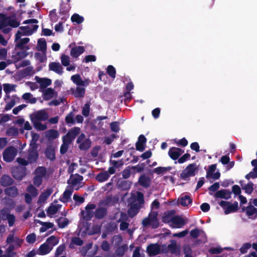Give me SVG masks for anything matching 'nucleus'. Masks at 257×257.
<instances>
[{"label": "nucleus", "mask_w": 257, "mask_h": 257, "mask_svg": "<svg viewBox=\"0 0 257 257\" xmlns=\"http://www.w3.org/2000/svg\"><path fill=\"white\" fill-rule=\"evenodd\" d=\"M38 21L35 19H30L26 21L24 23L28 25L24 27H21L17 33V39L20 37V34L25 36H30L36 31L38 26L36 25Z\"/></svg>", "instance_id": "f257e3e1"}, {"label": "nucleus", "mask_w": 257, "mask_h": 257, "mask_svg": "<svg viewBox=\"0 0 257 257\" xmlns=\"http://www.w3.org/2000/svg\"><path fill=\"white\" fill-rule=\"evenodd\" d=\"M48 176L45 167H38L35 171V176L33 179L34 184L37 187L40 186L44 180L48 179Z\"/></svg>", "instance_id": "f03ea898"}, {"label": "nucleus", "mask_w": 257, "mask_h": 257, "mask_svg": "<svg viewBox=\"0 0 257 257\" xmlns=\"http://www.w3.org/2000/svg\"><path fill=\"white\" fill-rule=\"evenodd\" d=\"M38 158V154L36 150V148H31L29 150V155L28 157V161H26L23 158H18L17 161L18 163L22 165L26 166L29 163H33L37 160Z\"/></svg>", "instance_id": "7ed1b4c3"}, {"label": "nucleus", "mask_w": 257, "mask_h": 257, "mask_svg": "<svg viewBox=\"0 0 257 257\" xmlns=\"http://www.w3.org/2000/svg\"><path fill=\"white\" fill-rule=\"evenodd\" d=\"M219 205L224 210L225 214L235 212L238 209V203L236 202L231 203L225 201H221L219 202Z\"/></svg>", "instance_id": "20e7f679"}, {"label": "nucleus", "mask_w": 257, "mask_h": 257, "mask_svg": "<svg viewBox=\"0 0 257 257\" xmlns=\"http://www.w3.org/2000/svg\"><path fill=\"white\" fill-rule=\"evenodd\" d=\"M157 213L153 211L150 215L148 218L144 219L143 224L144 226L150 225L153 228H157L159 226V222L157 219Z\"/></svg>", "instance_id": "39448f33"}, {"label": "nucleus", "mask_w": 257, "mask_h": 257, "mask_svg": "<svg viewBox=\"0 0 257 257\" xmlns=\"http://www.w3.org/2000/svg\"><path fill=\"white\" fill-rule=\"evenodd\" d=\"M17 154V149L13 147L7 148L3 152V159L5 161L10 162L12 161Z\"/></svg>", "instance_id": "423d86ee"}, {"label": "nucleus", "mask_w": 257, "mask_h": 257, "mask_svg": "<svg viewBox=\"0 0 257 257\" xmlns=\"http://www.w3.org/2000/svg\"><path fill=\"white\" fill-rule=\"evenodd\" d=\"M31 121H44L47 120L49 115L45 110H40L36 111L30 116Z\"/></svg>", "instance_id": "0eeeda50"}, {"label": "nucleus", "mask_w": 257, "mask_h": 257, "mask_svg": "<svg viewBox=\"0 0 257 257\" xmlns=\"http://www.w3.org/2000/svg\"><path fill=\"white\" fill-rule=\"evenodd\" d=\"M82 177L78 174L72 175L68 180V183L72 185L73 187L76 190H78L82 186Z\"/></svg>", "instance_id": "6e6552de"}, {"label": "nucleus", "mask_w": 257, "mask_h": 257, "mask_svg": "<svg viewBox=\"0 0 257 257\" xmlns=\"http://www.w3.org/2000/svg\"><path fill=\"white\" fill-rule=\"evenodd\" d=\"M9 210L7 208H4L1 211L2 219L3 220H8L10 226H12L15 221V217L9 212Z\"/></svg>", "instance_id": "1a4fd4ad"}, {"label": "nucleus", "mask_w": 257, "mask_h": 257, "mask_svg": "<svg viewBox=\"0 0 257 257\" xmlns=\"http://www.w3.org/2000/svg\"><path fill=\"white\" fill-rule=\"evenodd\" d=\"M187 222V219L180 216H174L170 222V226L172 228H179L184 226Z\"/></svg>", "instance_id": "9d476101"}, {"label": "nucleus", "mask_w": 257, "mask_h": 257, "mask_svg": "<svg viewBox=\"0 0 257 257\" xmlns=\"http://www.w3.org/2000/svg\"><path fill=\"white\" fill-rule=\"evenodd\" d=\"M95 205L90 204L86 206L85 209L82 211L81 213L83 218L85 220H90L93 216V210L95 209Z\"/></svg>", "instance_id": "9b49d317"}, {"label": "nucleus", "mask_w": 257, "mask_h": 257, "mask_svg": "<svg viewBox=\"0 0 257 257\" xmlns=\"http://www.w3.org/2000/svg\"><path fill=\"white\" fill-rule=\"evenodd\" d=\"M197 167L196 164H192L189 165L181 173V177L186 178L195 175Z\"/></svg>", "instance_id": "f8f14e48"}, {"label": "nucleus", "mask_w": 257, "mask_h": 257, "mask_svg": "<svg viewBox=\"0 0 257 257\" xmlns=\"http://www.w3.org/2000/svg\"><path fill=\"white\" fill-rule=\"evenodd\" d=\"M77 142L79 144V148L81 150H87L90 147V141L88 139H86L84 134L79 136Z\"/></svg>", "instance_id": "ddd939ff"}, {"label": "nucleus", "mask_w": 257, "mask_h": 257, "mask_svg": "<svg viewBox=\"0 0 257 257\" xmlns=\"http://www.w3.org/2000/svg\"><path fill=\"white\" fill-rule=\"evenodd\" d=\"M62 205L58 203V201H54L47 209L48 216L52 217L61 209Z\"/></svg>", "instance_id": "4468645a"}, {"label": "nucleus", "mask_w": 257, "mask_h": 257, "mask_svg": "<svg viewBox=\"0 0 257 257\" xmlns=\"http://www.w3.org/2000/svg\"><path fill=\"white\" fill-rule=\"evenodd\" d=\"M25 36V35L20 34V37L17 39V34H16L15 41L16 42V46L20 48H24L28 50L29 49V47L28 46L25 47L24 45L29 42L30 39L28 38H23L22 37Z\"/></svg>", "instance_id": "2eb2a0df"}, {"label": "nucleus", "mask_w": 257, "mask_h": 257, "mask_svg": "<svg viewBox=\"0 0 257 257\" xmlns=\"http://www.w3.org/2000/svg\"><path fill=\"white\" fill-rule=\"evenodd\" d=\"M7 243L13 244L14 246L18 248L21 246L23 242V240L18 237L15 236L14 234H9L7 239Z\"/></svg>", "instance_id": "dca6fc26"}, {"label": "nucleus", "mask_w": 257, "mask_h": 257, "mask_svg": "<svg viewBox=\"0 0 257 257\" xmlns=\"http://www.w3.org/2000/svg\"><path fill=\"white\" fill-rule=\"evenodd\" d=\"M19 98L15 95L9 96L7 95L5 98L6 105L5 109L8 110L11 109L15 104L18 101Z\"/></svg>", "instance_id": "f3484780"}, {"label": "nucleus", "mask_w": 257, "mask_h": 257, "mask_svg": "<svg viewBox=\"0 0 257 257\" xmlns=\"http://www.w3.org/2000/svg\"><path fill=\"white\" fill-rule=\"evenodd\" d=\"M71 80L78 86H86L89 85L90 80L89 79H81L80 75H74L71 76Z\"/></svg>", "instance_id": "a211bd4d"}, {"label": "nucleus", "mask_w": 257, "mask_h": 257, "mask_svg": "<svg viewBox=\"0 0 257 257\" xmlns=\"http://www.w3.org/2000/svg\"><path fill=\"white\" fill-rule=\"evenodd\" d=\"M183 153L184 151L181 149L172 147L169 150L168 155L172 159L175 160H177Z\"/></svg>", "instance_id": "6ab92c4d"}, {"label": "nucleus", "mask_w": 257, "mask_h": 257, "mask_svg": "<svg viewBox=\"0 0 257 257\" xmlns=\"http://www.w3.org/2000/svg\"><path fill=\"white\" fill-rule=\"evenodd\" d=\"M80 128L79 127H74L69 131L67 135L63 137L66 141H68L70 143L74 140L76 136L80 133Z\"/></svg>", "instance_id": "aec40b11"}, {"label": "nucleus", "mask_w": 257, "mask_h": 257, "mask_svg": "<svg viewBox=\"0 0 257 257\" xmlns=\"http://www.w3.org/2000/svg\"><path fill=\"white\" fill-rule=\"evenodd\" d=\"M216 169V165L213 164L209 166V169L207 172V178H211L214 179H217L220 177V173L219 172H215Z\"/></svg>", "instance_id": "412c9836"}, {"label": "nucleus", "mask_w": 257, "mask_h": 257, "mask_svg": "<svg viewBox=\"0 0 257 257\" xmlns=\"http://www.w3.org/2000/svg\"><path fill=\"white\" fill-rule=\"evenodd\" d=\"M57 95V92L54 89L50 88H47L43 91V98L47 100L56 97Z\"/></svg>", "instance_id": "4be33fe9"}, {"label": "nucleus", "mask_w": 257, "mask_h": 257, "mask_svg": "<svg viewBox=\"0 0 257 257\" xmlns=\"http://www.w3.org/2000/svg\"><path fill=\"white\" fill-rule=\"evenodd\" d=\"M72 192L73 189L72 187L70 186L67 187L63 193L62 197L60 198V200L64 203L68 202L71 199Z\"/></svg>", "instance_id": "5701e85b"}, {"label": "nucleus", "mask_w": 257, "mask_h": 257, "mask_svg": "<svg viewBox=\"0 0 257 257\" xmlns=\"http://www.w3.org/2000/svg\"><path fill=\"white\" fill-rule=\"evenodd\" d=\"M52 249L46 242L40 245L39 249L37 250V253L40 255H45L49 253Z\"/></svg>", "instance_id": "b1692460"}, {"label": "nucleus", "mask_w": 257, "mask_h": 257, "mask_svg": "<svg viewBox=\"0 0 257 257\" xmlns=\"http://www.w3.org/2000/svg\"><path fill=\"white\" fill-rule=\"evenodd\" d=\"M160 251V247L157 244H152L147 247V252L150 255H155Z\"/></svg>", "instance_id": "393cba45"}, {"label": "nucleus", "mask_w": 257, "mask_h": 257, "mask_svg": "<svg viewBox=\"0 0 257 257\" xmlns=\"http://www.w3.org/2000/svg\"><path fill=\"white\" fill-rule=\"evenodd\" d=\"M49 69L55 73L61 74L63 72V68L59 63L52 62L49 65Z\"/></svg>", "instance_id": "a878e982"}, {"label": "nucleus", "mask_w": 257, "mask_h": 257, "mask_svg": "<svg viewBox=\"0 0 257 257\" xmlns=\"http://www.w3.org/2000/svg\"><path fill=\"white\" fill-rule=\"evenodd\" d=\"M52 189L50 188L47 189L46 190H45L40 195L38 200V203L39 204L44 203L52 194Z\"/></svg>", "instance_id": "bb28decb"}, {"label": "nucleus", "mask_w": 257, "mask_h": 257, "mask_svg": "<svg viewBox=\"0 0 257 257\" xmlns=\"http://www.w3.org/2000/svg\"><path fill=\"white\" fill-rule=\"evenodd\" d=\"M146 143V139L143 135L140 136L138 141L136 143V149L141 152L145 150Z\"/></svg>", "instance_id": "cd10ccee"}, {"label": "nucleus", "mask_w": 257, "mask_h": 257, "mask_svg": "<svg viewBox=\"0 0 257 257\" xmlns=\"http://www.w3.org/2000/svg\"><path fill=\"white\" fill-rule=\"evenodd\" d=\"M84 52V48L82 46L73 47L70 51V55L73 58H77Z\"/></svg>", "instance_id": "c85d7f7f"}, {"label": "nucleus", "mask_w": 257, "mask_h": 257, "mask_svg": "<svg viewBox=\"0 0 257 257\" xmlns=\"http://www.w3.org/2000/svg\"><path fill=\"white\" fill-rule=\"evenodd\" d=\"M151 178L145 175H141L138 181L139 184L144 187H148L151 184Z\"/></svg>", "instance_id": "c756f323"}, {"label": "nucleus", "mask_w": 257, "mask_h": 257, "mask_svg": "<svg viewBox=\"0 0 257 257\" xmlns=\"http://www.w3.org/2000/svg\"><path fill=\"white\" fill-rule=\"evenodd\" d=\"M192 201L190 196L188 195H182L178 199L179 203L184 206L190 205Z\"/></svg>", "instance_id": "7c9ffc66"}, {"label": "nucleus", "mask_w": 257, "mask_h": 257, "mask_svg": "<svg viewBox=\"0 0 257 257\" xmlns=\"http://www.w3.org/2000/svg\"><path fill=\"white\" fill-rule=\"evenodd\" d=\"M79 227L80 228V230L81 232L85 233H88V234H94L96 233L97 232H99L100 230V227L99 225H97L94 226L93 227V230L92 231H89L87 230V225L85 226L83 225V226L81 227L80 225L79 226Z\"/></svg>", "instance_id": "2f4dec72"}, {"label": "nucleus", "mask_w": 257, "mask_h": 257, "mask_svg": "<svg viewBox=\"0 0 257 257\" xmlns=\"http://www.w3.org/2000/svg\"><path fill=\"white\" fill-rule=\"evenodd\" d=\"M251 165L254 167V168L252 171L246 175L245 178L247 179L257 177V160H252L251 161Z\"/></svg>", "instance_id": "473e14b6"}, {"label": "nucleus", "mask_w": 257, "mask_h": 257, "mask_svg": "<svg viewBox=\"0 0 257 257\" xmlns=\"http://www.w3.org/2000/svg\"><path fill=\"white\" fill-rule=\"evenodd\" d=\"M117 215L120 216V218L119 219V221L121 222L120 225V228L121 230H124L127 228L128 224L124 222V221L126 219L127 216L126 215L122 212H120L117 214Z\"/></svg>", "instance_id": "72a5a7b5"}, {"label": "nucleus", "mask_w": 257, "mask_h": 257, "mask_svg": "<svg viewBox=\"0 0 257 257\" xmlns=\"http://www.w3.org/2000/svg\"><path fill=\"white\" fill-rule=\"evenodd\" d=\"M35 80L40 84L42 87H46L47 86H49L52 83V81L50 79L39 78L38 76L35 77Z\"/></svg>", "instance_id": "f704fd0d"}, {"label": "nucleus", "mask_w": 257, "mask_h": 257, "mask_svg": "<svg viewBox=\"0 0 257 257\" xmlns=\"http://www.w3.org/2000/svg\"><path fill=\"white\" fill-rule=\"evenodd\" d=\"M245 212L247 215L251 218H254L257 216V209L251 205L246 208Z\"/></svg>", "instance_id": "c9c22d12"}, {"label": "nucleus", "mask_w": 257, "mask_h": 257, "mask_svg": "<svg viewBox=\"0 0 257 257\" xmlns=\"http://www.w3.org/2000/svg\"><path fill=\"white\" fill-rule=\"evenodd\" d=\"M215 196L216 198H220L227 199L230 197V194L229 192L227 190H221L217 191L215 193Z\"/></svg>", "instance_id": "e433bc0d"}, {"label": "nucleus", "mask_w": 257, "mask_h": 257, "mask_svg": "<svg viewBox=\"0 0 257 257\" xmlns=\"http://www.w3.org/2000/svg\"><path fill=\"white\" fill-rule=\"evenodd\" d=\"M59 242L58 238L55 236H51L48 238L46 241V243L53 249V247L57 245Z\"/></svg>", "instance_id": "4c0bfd02"}, {"label": "nucleus", "mask_w": 257, "mask_h": 257, "mask_svg": "<svg viewBox=\"0 0 257 257\" xmlns=\"http://www.w3.org/2000/svg\"><path fill=\"white\" fill-rule=\"evenodd\" d=\"M72 93L76 97H83L85 94V89L84 88L77 87L76 89H72Z\"/></svg>", "instance_id": "58836bf2"}, {"label": "nucleus", "mask_w": 257, "mask_h": 257, "mask_svg": "<svg viewBox=\"0 0 257 257\" xmlns=\"http://www.w3.org/2000/svg\"><path fill=\"white\" fill-rule=\"evenodd\" d=\"M190 234L191 236L193 238H197L199 236L205 237V234L204 231L197 228L191 230Z\"/></svg>", "instance_id": "ea45409f"}, {"label": "nucleus", "mask_w": 257, "mask_h": 257, "mask_svg": "<svg viewBox=\"0 0 257 257\" xmlns=\"http://www.w3.org/2000/svg\"><path fill=\"white\" fill-rule=\"evenodd\" d=\"M174 216L172 212L165 213L162 217V221L165 223H168L170 224V222L172 221Z\"/></svg>", "instance_id": "a19ab883"}, {"label": "nucleus", "mask_w": 257, "mask_h": 257, "mask_svg": "<svg viewBox=\"0 0 257 257\" xmlns=\"http://www.w3.org/2000/svg\"><path fill=\"white\" fill-rule=\"evenodd\" d=\"M109 177V175L107 171L101 172L99 173L96 177L97 181L100 182H103L108 179Z\"/></svg>", "instance_id": "79ce46f5"}, {"label": "nucleus", "mask_w": 257, "mask_h": 257, "mask_svg": "<svg viewBox=\"0 0 257 257\" xmlns=\"http://www.w3.org/2000/svg\"><path fill=\"white\" fill-rule=\"evenodd\" d=\"M13 183L12 179L7 175L3 176L1 179V183L3 186H7L11 185Z\"/></svg>", "instance_id": "37998d69"}, {"label": "nucleus", "mask_w": 257, "mask_h": 257, "mask_svg": "<svg viewBox=\"0 0 257 257\" xmlns=\"http://www.w3.org/2000/svg\"><path fill=\"white\" fill-rule=\"evenodd\" d=\"M22 98L28 102L31 103H35L37 101V99L33 97V95L30 93H25L23 96Z\"/></svg>", "instance_id": "c03bdc74"}, {"label": "nucleus", "mask_w": 257, "mask_h": 257, "mask_svg": "<svg viewBox=\"0 0 257 257\" xmlns=\"http://www.w3.org/2000/svg\"><path fill=\"white\" fill-rule=\"evenodd\" d=\"M71 20L73 23L79 24L83 22L84 18L77 14H74L71 16Z\"/></svg>", "instance_id": "a18cd8bd"}, {"label": "nucleus", "mask_w": 257, "mask_h": 257, "mask_svg": "<svg viewBox=\"0 0 257 257\" xmlns=\"http://www.w3.org/2000/svg\"><path fill=\"white\" fill-rule=\"evenodd\" d=\"M36 129L39 131H44L47 128V125L40 121H32Z\"/></svg>", "instance_id": "49530a36"}, {"label": "nucleus", "mask_w": 257, "mask_h": 257, "mask_svg": "<svg viewBox=\"0 0 257 257\" xmlns=\"http://www.w3.org/2000/svg\"><path fill=\"white\" fill-rule=\"evenodd\" d=\"M59 136L58 132L56 130H50L46 132V136L49 139H54Z\"/></svg>", "instance_id": "de8ad7c7"}, {"label": "nucleus", "mask_w": 257, "mask_h": 257, "mask_svg": "<svg viewBox=\"0 0 257 257\" xmlns=\"http://www.w3.org/2000/svg\"><path fill=\"white\" fill-rule=\"evenodd\" d=\"M5 193L6 194L12 197H15L18 194L17 189L14 187L7 188L5 190Z\"/></svg>", "instance_id": "09e8293b"}, {"label": "nucleus", "mask_w": 257, "mask_h": 257, "mask_svg": "<svg viewBox=\"0 0 257 257\" xmlns=\"http://www.w3.org/2000/svg\"><path fill=\"white\" fill-rule=\"evenodd\" d=\"M38 50L42 52H45L46 50V42L45 39H40L38 41Z\"/></svg>", "instance_id": "8fccbe9b"}, {"label": "nucleus", "mask_w": 257, "mask_h": 257, "mask_svg": "<svg viewBox=\"0 0 257 257\" xmlns=\"http://www.w3.org/2000/svg\"><path fill=\"white\" fill-rule=\"evenodd\" d=\"M31 134L32 136V141L30 144L31 148H36V143L38 140L39 136L38 134L33 132H31Z\"/></svg>", "instance_id": "3c124183"}, {"label": "nucleus", "mask_w": 257, "mask_h": 257, "mask_svg": "<svg viewBox=\"0 0 257 257\" xmlns=\"http://www.w3.org/2000/svg\"><path fill=\"white\" fill-rule=\"evenodd\" d=\"M4 90L5 92L8 95V93L15 90V85L11 84H3Z\"/></svg>", "instance_id": "603ef678"}, {"label": "nucleus", "mask_w": 257, "mask_h": 257, "mask_svg": "<svg viewBox=\"0 0 257 257\" xmlns=\"http://www.w3.org/2000/svg\"><path fill=\"white\" fill-rule=\"evenodd\" d=\"M45 154L47 158L49 159L53 160L55 159V151L54 148H47L46 150Z\"/></svg>", "instance_id": "864d4df0"}, {"label": "nucleus", "mask_w": 257, "mask_h": 257, "mask_svg": "<svg viewBox=\"0 0 257 257\" xmlns=\"http://www.w3.org/2000/svg\"><path fill=\"white\" fill-rule=\"evenodd\" d=\"M20 23L15 19L10 17L7 18V26H10L12 27L16 28L19 26Z\"/></svg>", "instance_id": "5fc2aeb1"}, {"label": "nucleus", "mask_w": 257, "mask_h": 257, "mask_svg": "<svg viewBox=\"0 0 257 257\" xmlns=\"http://www.w3.org/2000/svg\"><path fill=\"white\" fill-rule=\"evenodd\" d=\"M12 173L14 177L19 180L22 179V178L25 176V172L24 171L19 172L18 169H17L16 170H14L12 171Z\"/></svg>", "instance_id": "6e6d98bb"}, {"label": "nucleus", "mask_w": 257, "mask_h": 257, "mask_svg": "<svg viewBox=\"0 0 257 257\" xmlns=\"http://www.w3.org/2000/svg\"><path fill=\"white\" fill-rule=\"evenodd\" d=\"M139 209V207H138L136 205H133L131 206V207H130L128 211V215L131 217L135 216L138 213Z\"/></svg>", "instance_id": "4d7b16f0"}, {"label": "nucleus", "mask_w": 257, "mask_h": 257, "mask_svg": "<svg viewBox=\"0 0 257 257\" xmlns=\"http://www.w3.org/2000/svg\"><path fill=\"white\" fill-rule=\"evenodd\" d=\"M35 57L36 60L40 62H43L46 59L45 52H42L41 53H36L35 55Z\"/></svg>", "instance_id": "13d9d810"}, {"label": "nucleus", "mask_w": 257, "mask_h": 257, "mask_svg": "<svg viewBox=\"0 0 257 257\" xmlns=\"http://www.w3.org/2000/svg\"><path fill=\"white\" fill-rule=\"evenodd\" d=\"M69 223L68 219L61 217L58 219V224L60 227L64 228Z\"/></svg>", "instance_id": "bf43d9fd"}, {"label": "nucleus", "mask_w": 257, "mask_h": 257, "mask_svg": "<svg viewBox=\"0 0 257 257\" xmlns=\"http://www.w3.org/2000/svg\"><path fill=\"white\" fill-rule=\"evenodd\" d=\"M7 18L3 14H0V29L7 27Z\"/></svg>", "instance_id": "052dcab7"}, {"label": "nucleus", "mask_w": 257, "mask_h": 257, "mask_svg": "<svg viewBox=\"0 0 257 257\" xmlns=\"http://www.w3.org/2000/svg\"><path fill=\"white\" fill-rule=\"evenodd\" d=\"M26 240L29 243H34L36 240V234L34 233L28 234L26 236Z\"/></svg>", "instance_id": "680f3d73"}, {"label": "nucleus", "mask_w": 257, "mask_h": 257, "mask_svg": "<svg viewBox=\"0 0 257 257\" xmlns=\"http://www.w3.org/2000/svg\"><path fill=\"white\" fill-rule=\"evenodd\" d=\"M27 191L28 193H30L33 197H36L38 195L37 189L32 185H29Z\"/></svg>", "instance_id": "e2e57ef3"}, {"label": "nucleus", "mask_w": 257, "mask_h": 257, "mask_svg": "<svg viewBox=\"0 0 257 257\" xmlns=\"http://www.w3.org/2000/svg\"><path fill=\"white\" fill-rule=\"evenodd\" d=\"M83 243V241L79 237H74L72 239L71 243L70 244V247L73 248L74 245H81Z\"/></svg>", "instance_id": "0e129e2a"}, {"label": "nucleus", "mask_w": 257, "mask_h": 257, "mask_svg": "<svg viewBox=\"0 0 257 257\" xmlns=\"http://www.w3.org/2000/svg\"><path fill=\"white\" fill-rule=\"evenodd\" d=\"M10 245L9 247L6 250V254L7 256L12 257L14 255V253L13 252V250L16 248V247L14 246L13 244L9 243Z\"/></svg>", "instance_id": "69168bd1"}, {"label": "nucleus", "mask_w": 257, "mask_h": 257, "mask_svg": "<svg viewBox=\"0 0 257 257\" xmlns=\"http://www.w3.org/2000/svg\"><path fill=\"white\" fill-rule=\"evenodd\" d=\"M43 226L40 228V231L41 232H44L47 230L48 228H52L53 224L50 222L42 223Z\"/></svg>", "instance_id": "338daca9"}, {"label": "nucleus", "mask_w": 257, "mask_h": 257, "mask_svg": "<svg viewBox=\"0 0 257 257\" xmlns=\"http://www.w3.org/2000/svg\"><path fill=\"white\" fill-rule=\"evenodd\" d=\"M62 64L64 66H68L70 64V58L66 55H62L61 57Z\"/></svg>", "instance_id": "774afa93"}]
</instances>
